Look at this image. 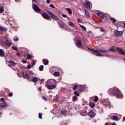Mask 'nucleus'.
I'll return each mask as SVG.
<instances>
[{"label":"nucleus","instance_id":"obj_1","mask_svg":"<svg viewBox=\"0 0 125 125\" xmlns=\"http://www.w3.org/2000/svg\"><path fill=\"white\" fill-rule=\"evenodd\" d=\"M108 93L109 95H114L117 97V98H122L123 95L121 91L118 88H111L108 91Z\"/></svg>","mask_w":125,"mask_h":125},{"label":"nucleus","instance_id":"obj_2","mask_svg":"<svg viewBox=\"0 0 125 125\" xmlns=\"http://www.w3.org/2000/svg\"><path fill=\"white\" fill-rule=\"evenodd\" d=\"M32 8L33 9H34L36 11V12H37V13H40V14H42V13L43 12V11L40 9V7H39V6H38V5H37V4H33Z\"/></svg>","mask_w":125,"mask_h":125},{"label":"nucleus","instance_id":"obj_3","mask_svg":"<svg viewBox=\"0 0 125 125\" xmlns=\"http://www.w3.org/2000/svg\"><path fill=\"white\" fill-rule=\"evenodd\" d=\"M52 83H55V84H57V82H56V80L54 79L48 80L46 82V85H45L46 87H47L48 85H50L52 84Z\"/></svg>","mask_w":125,"mask_h":125},{"label":"nucleus","instance_id":"obj_4","mask_svg":"<svg viewBox=\"0 0 125 125\" xmlns=\"http://www.w3.org/2000/svg\"><path fill=\"white\" fill-rule=\"evenodd\" d=\"M92 53H95L97 56H103V55L101 53V50H91Z\"/></svg>","mask_w":125,"mask_h":125},{"label":"nucleus","instance_id":"obj_5","mask_svg":"<svg viewBox=\"0 0 125 125\" xmlns=\"http://www.w3.org/2000/svg\"><path fill=\"white\" fill-rule=\"evenodd\" d=\"M41 15L44 19H46V20H50V16H49L47 13L44 12V11L42 12Z\"/></svg>","mask_w":125,"mask_h":125},{"label":"nucleus","instance_id":"obj_6","mask_svg":"<svg viewBox=\"0 0 125 125\" xmlns=\"http://www.w3.org/2000/svg\"><path fill=\"white\" fill-rule=\"evenodd\" d=\"M47 13L50 15L51 17L53 18V19H56V20H59V18H58V17L56 15H54L53 13H52L51 12L49 11H47Z\"/></svg>","mask_w":125,"mask_h":125},{"label":"nucleus","instance_id":"obj_7","mask_svg":"<svg viewBox=\"0 0 125 125\" xmlns=\"http://www.w3.org/2000/svg\"><path fill=\"white\" fill-rule=\"evenodd\" d=\"M114 35L116 37H121V36H123V31L115 30L114 31Z\"/></svg>","mask_w":125,"mask_h":125},{"label":"nucleus","instance_id":"obj_8","mask_svg":"<svg viewBox=\"0 0 125 125\" xmlns=\"http://www.w3.org/2000/svg\"><path fill=\"white\" fill-rule=\"evenodd\" d=\"M103 103L105 106H110V104H111V103H110V101L108 99L104 100Z\"/></svg>","mask_w":125,"mask_h":125},{"label":"nucleus","instance_id":"obj_9","mask_svg":"<svg viewBox=\"0 0 125 125\" xmlns=\"http://www.w3.org/2000/svg\"><path fill=\"white\" fill-rule=\"evenodd\" d=\"M4 44H5V45H7L8 46H10V45L12 44V42L8 39H6L4 42Z\"/></svg>","mask_w":125,"mask_h":125},{"label":"nucleus","instance_id":"obj_10","mask_svg":"<svg viewBox=\"0 0 125 125\" xmlns=\"http://www.w3.org/2000/svg\"><path fill=\"white\" fill-rule=\"evenodd\" d=\"M58 23L61 28H64L65 27V23H63L60 20L58 21Z\"/></svg>","mask_w":125,"mask_h":125},{"label":"nucleus","instance_id":"obj_11","mask_svg":"<svg viewBox=\"0 0 125 125\" xmlns=\"http://www.w3.org/2000/svg\"><path fill=\"white\" fill-rule=\"evenodd\" d=\"M47 88H48V89H54V88H56V84H55V85H49L47 86Z\"/></svg>","mask_w":125,"mask_h":125},{"label":"nucleus","instance_id":"obj_12","mask_svg":"<svg viewBox=\"0 0 125 125\" xmlns=\"http://www.w3.org/2000/svg\"><path fill=\"white\" fill-rule=\"evenodd\" d=\"M117 50L119 53H121V54H122L123 55L125 54V50L123 49L122 48L118 47Z\"/></svg>","mask_w":125,"mask_h":125},{"label":"nucleus","instance_id":"obj_13","mask_svg":"<svg viewBox=\"0 0 125 125\" xmlns=\"http://www.w3.org/2000/svg\"><path fill=\"white\" fill-rule=\"evenodd\" d=\"M88 116H89L90 118H94V117H95V113L92 111H90L88 113Z\"/></svg>","mask_w":125,"mask_h":125},{"label":"nucleus","instance_id":"obj_14","mask_svg":"<svg viewBox=\"0 0 125 125\" xmlns=\"http://www.w3.org/2000/svg\"><path fill=\"white\" fill-rule=\"evenodd\" d=\"M22 75L24 78L25 79H30V75H29V73L27 72H24Z\"/></svg>","mask_w":125,"mask_h":125},{"label":"nucleus","instance_id":"obj_15","mask_svg":"<svg viewBox=\"0 0 125 125\" xmlns=\"http://www.w3.org/2000/svg\"><path fill=\"white\" fill-rule=\"evenodd\" d=\"M0 56L1 57H4V56H5V53H4L2 49H0Z\"/></svg>","mask_w":125,"mask_h":125},{"label":"nucleus","instance_id":"obj_16","mask_svg":"<svg viewBox=\"0 0 125 125\" xmlns=\"http://www.w3.org/2000/svg\"><path fill=\"white\" fill-rule=\"evenodd\" d=\"M80 115L81 116H83V117H85L87 115V112H86V110H83L81 113Z\"/></svg>","mask_w":125,"mask_h":125},{"label":"nucleus","instance_id":"obj_17","mask_svg":"<svg viewBox=\"0 0 125 125\" xmlns=\"http://www.w3.org/2000/svg\"><path fill=\"white\" fill-rule=\"evenodd\" d=\"M84 6L85 7H86V8H87V9L90 8V3L88 1L85 2Z\"/></svg>","mask_w":125,"mask_h":125},{"label":"nucleus","instance_id":"obj_18","mask_svg":"<svg viewBox=\"0 0 125 125\" xmlns=\"http://www.w3.org/2000/svg\"><path fill=\"white\" fill-rule=\"evenodd\" d=\"M77 46L78 47H81L82 45H83V43H82V41L81 40H78L77 41V43L76 44Z\"/></svg>","mask_w":125,"mask_h":125},{"label":"nucleus","instance_id":"obj_19","mask_svg":"<svg viewBox=\"0 0 125 125\" xmlns=\"http://www.w3.org/2000/svg\"><path fill=\"white\" fill-rule=\"evenodd\" d=\"M8 63L11 65V66H15L16 65V63L15 62L12 61H10L8 62Z\"/></svg>","mask_w":125,"mask_h":125},{"label":"nucleus","instance_id":"obj_20","mask_svg":"<svg viewBox=\"0 0 125 125\" xmlns=\"http://www.w3.org/2000/svg\"><path fill=\"white\" fill-rule=\"evenodd\" d=\"M97 15L98 16H100V17H101V18H102V19H104V18H105V16H104V14H101L100 13H98Z\"/></svg>","mask_w":125,"mask_h":125},{"label":"nucleus","instance_id":"obj_21","mask_svg":"<svg viewBox=\"0 0 125 125\" xmlns=\"http://www.w3.org/2000/svg\"><path fill=\"white\" fill-rule=\"evenodd\" d=\"M6 106H8V104H7L5 102L0 104V107H6Z\"/></svg>","mask_w":125,"mask_h":125},{"label":"nucleus","instance_id":"obj_22","mask_svg":"<svg viewBox=\"0 0 125 125\" xmlns=\"http://www.w3.org/2000/svg\"><path fill=\"white\" fill-rule=\"evenodd\" d=\"M43 64L44 65H48V60L46 59H43L42 60Z\"/></svg>","mask_w":125,"mask_h":125},{"label":"nucleus","instance_id":"obj_23","mask_svg":"<svg viewBox=\"0 0 125 125\" xmlns=\"http://www.w3.org/2000/svg\"><path fill=\"white\" fill-rule=\"evenodd\" d=\"M68 24L69 26H70L71 27H72V28H75V24H74V23H73L71 21H69L68 22Z\"/></svg>","mask_w":125,"mask_h":125},{"label":"nucleus","instance_id":"obj_24","mask_svg":"<svg viewBox=\"0 0 125 125\" xmlns=\"http://www.w3.org/2000/svg\"><path fill=\"white\" fill-rule=\"evenodd\" d=\"M79 91L82 92V90H83V86L80 85L78 87Z\"/></svg>","mask_w":125,"mask_h":125},{"label":"nucleus","instance_id":"obj_25","mask_svg":"<svg viewBox=\"0 0 125 125\" xmlns=\"http://www.w3.org/2000/svg\"><path fill=\"white\" fill-rule=\"evenodd\" d=\"M54 76L55 77H59L60 76V73L58 71L54 72Z\"/></svg>","mask_w":125,"mask_h":125},{"label":"nucleus","instance_id":"obj_26","mask_svg":"<svg viewBox=\"0 0 125 125\" xmlns=\"http://www.w3.org/2000/svg\"><path fill=\"white\" fill-rule=\"evenodd\" d=\"M85 14L86 15V18H89V14L88 13V11L86 10H84Z\"/></svg>","mask_w":125,"mask_h":125},{"label":"nucleus","instance_id":"obj_27","mask_svg":"<svg viewBox=\"0 0 125 125\" xmlns=\"http://www.w3.org/2000/svg\"><path fill=\"white\" fill-rule=\"evenodd\" d=\"M7 29L3 26H0V31H2L4 32L5 31H6Z\"/></svg>","mask_w":125,"mask_h":125},{"label":"nucleus","instance_id":"obj_28","mask_svg":"<svg viewBox=\"0 0 125 125\" xmlns=\"http://www.w3.org/2000/svg\"><path fill=\"white\" fill-rule=\"evenodd\" d=\"M66 11H67L68 13L69 14L71 15L72 12V10L70 8H67L66 9Z\"/></svg>","mask_w":125,"mask_h":125},{"label":"nucleus","instance_id":"obj_29","mask_svg":"<svg viewBox=\"0 0 125 125\" xmlns=\"http://www.w3.org/2000/svg\"><path fill=\"white\" fill-rule=\"evenodd\" d=\"M101 52H102V53H108V50H105V49H100Z\"/></svg>","mask_w":125,"mask_h":125},{"label":"nucleus","instance_id":"obj_30","mask_svg":"<svg viewBox=\"0 0 125 125\" xmlns=\"http://www.w3.org/2000/svg\"><path fill=\"white\" fill-rule=\"evenodd\" d=\"M112 119L113 121H118V120H119V118L116 116H113L112 117Z\"/></svg>","mask_w":125,"mask_h":125},{"label":"nucleus","instance_id":"obj_31","mask_svg":"<svg viewBox=\"0 0 125 125\" xmlns=\"http://www.w3.org/2000/svg\"><path fill=\"white\" fill-rule=\"evenodd\" d=\"M32 82H33V83H37V82H38V78L37 77H34L32 79Z\"/></svg>","mask_w":125,"mask_h":125},{"label":"nucleus","instance_id":"obj_32","mask_svg":"<svg viewBox=\"0 0 125 125\" xmlns=\"http://www.w3.org/2000/svg\"><path fill=\"white\" fill-rule=\"evenodd\" d=\"M110 20L112 21L113 23H116V22H117V20L114 18H110Z\"/></svg>","mask_w":125,"mask_h":125},{"label":"nucleus","instance_id":"obj_33","mask_svg":"<svg viewBox=\"0 0 125 125\" xmlns=\"http://www.w3.org/2000/svg\"><path fill=\"white\" fill-rule=\"evenodd\" d=\"M89 105L92 108H94L95 106V104H94V103H90Z\"/></svg>","mask_w":125,"mask_h":125},{"label":"nucleus","instance_id":"obj_34","mask_svg":"<svg viewBox=\"0 0 125 125\" xmlns=\"http://www.w3.org/2000/svg\"><path fill=\"white\" fill-rule=\"evenodd\" d=\"M27 59L30 60L31 59V58H32V55L31 54H27Z\"/></svg>","mask_w":125,"mask_h":125},{"label":"nucleus","instance_id":"obj_35","mask_svg":"<svg viewBox=\"0 0 125 125\" xmlns=\"http://www.w3.org/2000/svg\"><path fill=\"white\" fill-rule=\"evenodd\" d=\"M39 70L40 71H43V65H41L39 67Z\"/></svg>","mask_w":125,"mask_h":125},{"label":"nucleus","instance_id":"obj_36","mask_svg":"<svg viewBox=\"0 0 125 125\" xmlns=\"http://www.w3.org/2000/svg\"><path fill=\"white\" fill-rule=\"evenodd\" d=\"M66 113H67V111H66V110H62L61 111V114H62V115H65Z\"/></svg>","mask_w":125,"mask_h":125},{"label":"nucleus","instance_id":"obj_37","mask_svg":"<svg viewBox=\"0 0 125 125\" xmlns=\"http://www.w3.org/2000/svg\"><path fill=\"white\" fill-rule=\"evenodd\" d=\"M80 27L84 31H85L86 30V28H85V26L83 25H80Z\"/></svg>","mask_w":125,"mask_h":125},{"label":"nucleus","instance_id":"obj_38","mask_svg":"<svg viewBox=\"0 0 125 125\" xmlns=\"http://www.w3.org/2000/svg\"><path fill=\"white\" fill-rule=\"evenodd\" d=\"M4 8L0 7V13H2V12H4Z\"/></svg>","mask_w":125,"mask_h":125},{"label":"nucleus","instance_id":"obj_39","mask_svg":"<svg viewBox=\"0 0 125 125\" xmlns=\"http://www.w3.org/2000/svg\"><path fill=\"white\" fill-rule=\"evenodd\" d=\"M100 29L101 31L102 32H103V33H105L106 32V31H105V29L104 28H103V27H100Z\"/></svg>","mask_w":125,"mask_h":125},{"label":"nucleus","instance_id":"obj_40","mask_svg":"<svg viewBox=\"0 0 125 125\" xmlns=\"http://www.w3.org/2000/svg\"><path fill=\"white\" fill-rule=\"evenodd\" d=\"M62 17H64V18H68V19H69V17H68L66 15H65V14H62Z\"/></svg>","mask_w":125,"mask_h":125},{"label":"nucleus","instance_id":"obj_41","mask_svg":"<svg viewBox=\"0 0 125 125\" xmlns=\"http://www.w3.org/2000/svg\"><path fill=\"white\" fill-rule=\"evenodd\" d=\"M98 100V97L96 96L95 98V100H94L95 102H97Z\"/></svg>","mask_w":125,"mask_h":125},{"label":"nucleus","instance_id":"obj_42","mask_svg":"<svg viewBox=\"0 0 125 125\" xmlns=\"http://www.w3.org/2000/svg\"><path fill=\"white\" fill-rule=\"evenodd\" d=\"M42 99L43 100H44L45 101H47V99L45 97H42Z\"/></svg>","mask_w":125,"mask_h":125},{"label":"nucleus","instance_id":"obj_43","mask_svg":"<svg viewBox=\"0 0 125 125\" xmlns=\"http://www.w3.org/2000/svg\"><path fill=\"white\" fill-rule=\"evenodd\" d=\"M50 7H51V8L55 9V7L53 5V4H50L49 5Z\"/></svg>","mask_w":125,"mask_h":125},{"label":"nucleus","instance_id":"obj_44","mask_svg":"<svg viewBox=\"0 0 125 125\" xmlns=\"http://www.w3.org/2000/svg\"><path fill=\"white\" fill-rule=\"evenodd\" d=\"M39 119H40L41 120H42V114L39 113Z\"/></svg>","mask_w":125,"mask_h":125},{"label":"nucleus","instance_id":"obj_45","mask_svg":"<svg viewBox=\"0 0 125 125\" xmlns=\"http://www.w3.org/2000/svg\"><path fill=\"white\" fill-rule=\"evenodd\" d=\"M74 94H75V95H77V96H79L80 94H79V93H78L77 91H75L74 92Z\"/></svg>","mask_w":125,"mask_h":125},{"label":"nucleus","instance_id":"obj_46","mask_svg":"<svg viewBox=\"0 0 125 125\" xmlns=\"http://www.w3.org/2000/svg\"><path fill=\"white\" fill-rule=\"evenodd\" d=\"M78 21L79 23H82V22H83V21H82V20H81L80 18L78 19Z\"/></svg>","mask_w":125,"mask_h":125},{"label":"nucleus","instance_id":"obj_47","mask_svg":"<svg viewBox=\"0 0 125 125\" xmlns=\"http://www.w3.org/2000/svg\"><path fill=\"white\" fill-rule=\"evenodd\" d=\"M77 87H78V86L77 85H75L73 87V90H76L77 89Z\"/></svg>","mask_w":125,"mask_h":125},{"label":"nucleus","instance_id":"obj_48","mask_svg":"<svg viewBox=\"0 0 125 125\" xmlns=\"http://www.w3.org/2000/svg\"><path fill=\"white\" fill-rule=\"evenodd\" d=\"M107 50H108V51H114V52L115 51V50L113 48H111V49H108Z\"/></svg>","mask_w":125,"mask_h":125},{"label":"nucleus","instance_id":"obj_49","mask_svg":"<svg viewBox=\"0 0 125 125\" xmlns=\"http://www.w3.org/2000/svg\"><path fill=\"white\" fill-rule=\"evenodd\" d=\"M12 48H13V49H15V50H17V47H15L13 46Z\"/></svg>","mask_w":125,"mask_h":125},{"label":"nucleus","instance_id":"obj_50","mask_svg":"<svg viewBox=\"0 0 125 125\" xmlns=\"http://www.w3.org/2000/svg\"><path fill=\"white\" fill-rule=\"evenodd\" d=\"M31 68H32L31 65H27V69H31Z\"/></svg>","mask_w":125,"mask_h":125},{"label":"nucleus","instance_id":"obj_51","mask_svg":"<svg viewBox=\"0 0 125 125\" xmlns=\"http://www.w3.org/2000/svg\"><path fill=\"white\" fill-rule=\"evenodd\" d=\"M12 93H10L9 94V95H8V96H9V97H12Z\"/></svg>","mask_w":125,"mask_h":125},{"label":"nucleus","instance_id":"obj_52","mask_svg":"<svg viewBox=\"0 0 125 125\" xmlns=\"http://www.w3.org/2000/svg\"><path fill=\"white\" fill-rule=\"evenodd\" d=\"M13 41H14L15 42H18V41H19V39L18 38L15 39H13Z\"/></svg>","mask_w":125,"mask_h":125},{"label":"nucleus","instance_id":"obj_53","mask_svg":"<svg viewBox=\"0 0 125 125\" xmlns=\"http://www.w3.org/2000/svg\"><path fill=\"white\" fill-rule=\"evenodd\" d=\"M22 63H23V64H26V63H27V62H26V61H24V60H22Z\"/></svg>","mask_w":125,"mask_h":125},{"label":"nucleus","instance_id":"obj_54","mask_svg":"<svg viewBox=\"0 0 125 125\" xmlns=\"http://www.w3.org/2000/svg\"><path fill=\"white\" fill-rule=\"evenodd\" d=\"M35 65V62L34 61H32V66L33 67V66Z\"/></svg>","mask_w":125,"mask_h":125},{"label":"nucleus","instance_id":"obj_55","mask_svg":"<svg viewBox=\"0 0 125 125\" xmlns=\"http://www.w3.org/2000/svg\"><path fill=\"white\" fill-rule=\"evenodd\" d=\"M0 100H1V101H2V102H4V99L3 98H2L0 99Z\"/></svg>","mask_w":125,"mask_h":125},{"label":"nucleus","instance_id":"obj_56","mask_svg":"<svg viewBox=\"0 0 125 125\" xmlns=\"http://www.w3.org/2000/svg\"><path fill=\"white\" fill-rule=\"evenodd\" d=\"M46 2L47 3H50V0H47Z\"/></svg>","mask_w":125,"mask_h":125},{"label":"nucleus","instance_id":"obj_57","mask_svg":"<svg viewBox=\"0 0 125 125\" xmlns=\"http://www.w3.org/2000/svg\"><path fill=\"white\" fill-rule=\"evenodd\" d=\"M76 98H77V97H74L73 99V100H75L76 99Z\"/></svg>","mask_w":125,"mask_h":125},{"label":"nucleus","instance_id":"obj_58","mask_svg":"<svg viewBox=\"0 0 125 125\" xmlns=\"http://www.w3.org/2000/svg\"><path fill=\"white\" fill-rule=\"evenodd\" d=\"M8 67H10V68H12V67L11 66V65L10 64H8Z\"/></svg>","mask_w":125,"mask_h":125},{"label":"nucleus","instance_id":"obj_59","mask_svg":"<svg viewBox=\"0 0 125 125\" xmlns=\"http://www.w3.org/2000/svg\"><path fill=\"white\" fill-rule=\"evenodd\" d=\"M112 125H117V124H116V123H113L112 124Z\"/></svg>","mask_w":125,"mask_h":125},{"label":"nucleus","instance_id":"obj_60","mask_svg":"<svg viewBox=\"0 0 125 125\" xmlns=\"http://www.w3.org/2000/svg\"><path fill=\"white\" fill-rule=\"evenodd\" d=\"M105 125H109V123H106L105 124Z\"/></svg>","mask_w":125,"mask_h":125},{"label":"nucleus","instance_id":"obj_61","mask_svg":"<svg viewBox=\"0 0 125 125\" xmlns=\"http://www.w3.org/2000/svg\"><path fill=\"white\" fill-rule=\"evenodd\" d=\"M32 2H34H34H36V0H32Z\"/></svg>","mask_w":125,"mask_h":125},{"label":"nucleus","instance_id":"obj_62","mask_svg":"<svg viewBox=\"0 0 125 125\" xmlns=\"http://www.w3.org/2000/svg\"><path fill=\"white\" fill-rule=\"evenodd\" d=\"M39 90L41 91V90H42V88L41 87H39Z\"/></svg>","mask_w":125,"mask_h":125},{"label":"nucleus","instance_id":"obj_63","mask_svg":"<svg viewBox=\"0 0 125 125\" xmlns=\"http://www.w3.org/2000/svg\"><path fill=\"white\" fill-rule=\"evenodd\" d=\"M17 55L19 56V55H20V53H17Z\"/></svg>","mask_w":125,"mask_h":125},{"label":"nucleus","instance_id":"obj_64","mask_svg":"<svg viewBox=\"0 0 125 125\" xmlns=\"http://www.w3.org/2000/svg\"><path fill=\"white\" fill-rule=\"evenodd\" d=\"M42 82H43L44 80H43V79H42Z\"/></svg>","mask_w":125,"mask_h":125}]
</instances>
